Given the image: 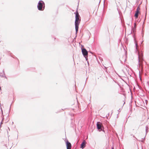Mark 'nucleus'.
<instances>
[{"mask_svg": "<svg viewBox=\"0 0 149 149\" xmlns=\"http://www.w3.org/2000/svg\"><path fill=\"white\" fill-rule=\"evenodd\" d=\"M75 17V26L76 33H77L78 30L79 25L81 20L80 19V16L79 14V13L77 11L76 13Z\"/></svg>", "mask_w": 149, "mask_h": 149, "instance_id": "nucleus-1", "label": "nucleus"}, {"mask_svg": "<svg viewBox=\"0 0 149 149\" xmlns=\"http://www.w3.org/2000/svg\"><path fill=\"white\" fill-rule=\"evenodd\" d=\"M144 61L143 58V55L142 53L140 54L138 52V65L139 67L141 68V69H143V61Z\"/></svg>", "mask_w": 149, "mask_h": 149, "instance_id": "nucleus-2", "label": "nucleus"}, {"mask_svg": "<svg viewBox=\"0 0 149 149\" xmlns=\"http://www.w3.org/2000/svg\"><path fill=\"white\" fill-rule=\"evenodd\" d=\"M45 8V4L44 2L42 0L40 1L38 4L37 8L40 11L44 10Z\"/></svg>", "mask_w": 149, "mask_h": 149, "instance_id": "nucleus-3", "label": "nucleus"}, {"mask_svg": "<svg viewBox=\"0 0 149 149\" xmlns=\"http://www.w3.org/2000/svg\"><path fill=\"white\" fill-rule=\"evenodd\" d=\"M81 51L82 54L86 58V60H87L86 57L88 56V52L85 48L81 49Z\"/></svg>", "mask_w": 149, "mask_h": 149, "instance_id": "nucleus-4", "label": "nucleus"}, {"mask_svg": "<svg viewBox=\"0 0 149 149\" xmlns=\"http://www.w3.org/2000/svg\"><path fill=\"white\" fill-rule=\"evenodd\" d=\"M67 149H71V145L70 143L68 141L66 142Z\"/></svg>", "mask_w": 149, "mask_h": 149, "instance_id": "nucleus-5", "label": "nucleus"}, {"mask_svg": "<svg viewBox=\"0 0 149 149\" xmlns=\"http://www.w3.org/2000/svg\"><path fill=\"white\" fill-rule=\"evenodd\" d=\"M97 128L98 130H102L100 122H97Z\"/></svg>", "mask_w": 149, "mask_h": 149, "instance_id": "nucleus-6", "label": "nucleus"}, {"mask_svg": "<svg viewBox=\"0 0 149 149\" xmlns=\"http://www.w3.org/2000/svg\"><path fill=\"white\" fill-rule=\"evenodd\" d=\"M86 142L85 140H84L82 143L81 144V148L82 149L84 148L86 146Z\"/></svg>", "mask_w": 149, "mask_h": 149, "instance_id": "nucleus-7", "label": "nucleus"}, {"mask_svg": "<svg viewBox=\"0 0 149 149\" xmlns=\"http://www.w3.org/2000/svg\"><path fill=\"white\" fill-rule=\"evenodd\" d=\"M0 76L1 77H4L6 78V77L5 76V74L4 73V72L3 70L0 73Z\"/></svg>", "mask_w": 149, "mask_h": 149, "instance_id": "nucleus-8", "label": "nucleus"}, {"mask_svg": "<svg viewBox=\"0 0 149 149\" xmlns=\"http://www.w3.org/2000/svg\"><path fill=\"white\" fill-rule=\"evenodd\" d=\"M139 12L138 11H136V12L134 16L136 18H137L138 17Z\"/></svg>", "mask_w": 149, "mask_h": 149, "instance_id": "nucleus-9", "label": "nucleus"}, {"mask_svg": "<svg viewBox=\"0 0 149 149\" xmlns=\"http://www.w3.org/2000/svg\"><path fill=\"white\" fill-rule=\"evenodd\" d=\"M148 127H146V134L147 133V132H148Z\"/></svg>", "mask_w": 149, "mask_h": 149, "instance_id": "nucleus-10", "label": "nucleus"}, {"mask_svg": "<svg viewBox=\"0 0 149 149\" xmlns=\"http://www.w3.org/2000/svg\"><path fill=\"white\" fill-rule=\"evenodd\" d=\"M140 10V8H139V7H138L136 9V11H138V12H139V10Z\"/></svg>", "mask_w": 149, "mask_h": 149, "instance_id": "nucleus-11", "label": "nucleus"}, {"mask_svg": "<svg viewBox=\"0 0 149 149\" xmlns=\"http://www.w3.org/2000/svg\"><path fill=\"white\" fill-rule=\"evenodd\" d=\"M135 46H136V49L137 50V43H136V44H135Z\"/></svg>", "mask_w": 149, "mask_h": 149, "instance_id": "nucleus-12", "label": "nucleus"}, {"mask_svg": "<svg viewBox=\"0 0 149 149\" xmlns=\"http://www.w3.org/2000/svg\"><path fill=\"white\" fill-rule=\"evenodd\" d=\"M145 139V137H144V138H143H143H141V141H142H142H143V139Z\"/></svg>", "mask_w": 149, "mask_h": 149, "instance_id": "nucleus-13", "label": "nucleus"}, {"mask_svg": "<svg viewBox=\"0 0 149 149\" xmlns=\"http://www.w3.org/2000/svg\"><path fill=\"white\" fill-rule=\"evenodd\" d=\"M135 26H136V24L135 23H134V27H135Z\"/></svg>", "mask_w": 149, "mask_h": 149, "instance_id": "nucleus-14", "label": "nucleus"}, {"mask_svg": "<svg viewBox=\"0 0 149 149\" xmlns=\"http://www.w3.org/2000/svg\"><path fill=\"white\" fill-rule=\"evenodd\" d=\"M1 112H2V113L3 114V111L2 110H1Z\"/></svg>", "mask_w": 149, "mask_h": 149, "instance_id": "nucleus-15", "label": "nucleus"}, {"mask_svg": "<svg viewBox=\"0 0 149 149\" xmlns=\"http://www.w3.org/2000/svg\"><path fill=\"white\" fill-rule=\"evenodd\" d=\"M2 123H2V122H1V124H2Z\"/></svg>", "mask_w": 149, "mask_h": 149, "instance_id": "nucleus-16", "label": "nucleus"}, {"mask_svg": "<svg viewBox=\"0 0 149 149\" xmlns=\"http://www.w3.org/2000/svg\"><path fill=\"white\" fill-rule=\"evenodd\" d=\"M111 149H114L113 148V147H112V148Z\"/></svg>", "mask_w": 149, "mask_h": 149, "instance_id": "nucleus-17", "label": "nucleus"}]
</instances>
